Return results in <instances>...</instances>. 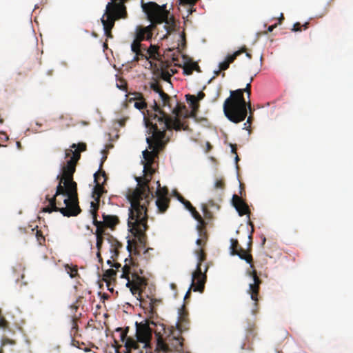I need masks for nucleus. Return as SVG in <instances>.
<instances>
[{
  "mask_svg": "<svg viewBox=\"0 0 353 353\" xmlns=\"http://www.w3.org/2000/svg\"><path fill=\"white\" fill-rule=\"evenodd\" d=\"M239 161V157H238L237 154H236V157H235V161L236 163H237V162Z\"/></svg>",
  "mask_w": 353,
  "mask_h": 353,
  "instance_id": "69168bd1",
  "label": "nucleus"
},
{
  "mask_svg": "<svg viewBox=\"0 0 353 353\" xmlns=\"http://www.w3.org/2000/svg\"><path fill=\"white\" fill-rule=\"evenodd\" d=\"M79 318L74 315L72 319V327L70 330V336L72 339L70 353H72V350H74L75 348L83 350L85 352L90 350V349L83 342H81L78 339L81 336L79 332Z\"/></svg>",
  "mask_w": 353,
  "mask_h": 353,
  "instance_id": "4468645a",
  "label": "nucleus"
},
{
  "mask_svg": "<svg viewBox=\"0 0 353 353\" xmlns=\"http://www.w3.org/2000/svg\"><path fill=\"white\" fill-rule=\"evenodd\" d=\"M128 0H111V1L110 3H114V7H112V8L114 9V8H119L120 7V6H122V11H121L122 13L121 14H122L123 17H126L127 16V12H126V8L124 5V3L128 1ZM116 9H114V10L115 11Z\"/></svg>",
  "mask_w": 353,
  "mask_h": 353,
  "instance_id": "c756f323",
  "label": "nucleus"
},
{
  "mask_svg": "<svg viewBox=\"0 0 353 353\" xmlns=\"http://www.w3.org/2000/svg\"><path fill=\"white\" fill-rule=\"evenodd\" d=\"M192 289L193 290V288L191 286L190 288L189 289V290L187 292L185 296V299H186L190 294V290Z\"/></svg>",
  "mask_w": 353,
  "mask_h": 353,
  "instance_id": "13d9d810",
  "label": "nucleus"
},
{
  "mask_svg": "<svg viewBox=\"0 0 353 353\" xmlns=\"http://www.w3.org/2000/svg\"><path fill=\"white\" fill-rule=\"evenodd\" d=\"M141 50H142L145 53H146V50H147V49H146V47H145V45H143V44H142Z\"/></svg>",
  "mask_w": 353,
  "mask_h": 353,
  "instance_id": "680f3d73",
  "label": "nucleus"
},
{
  "mask_svg": "<svg viewBox=\"0 0 353 353\" xmlns=\"http://www.w3.org/2000/svg\"><path fill=\"white\" fill-rule=\"evenodd\" d=\"M160 77L164 81H169L170 79L171 75L168 71L164 70H161Z\"/></svg>",
  "mask_w": 353,
  "mask_h": 353,
  "instance_id": "a19ab883",
  "label": "nucleus"
},
{
  "mask_svg": "<svg viewBox=\"0 0 353 353\" xmlns=\"http://www.w3.org/2000/svg\"><path fill=\"white\" fill-rule=\"evenodd\" d=\"M128 97L129 103L134 102V106L137 109L142 110L147 108V103L142 93L137 92L129 93Z\"/></svg>",
  "mask_w": 353,
  "mask_h": 353,
  "instance_id": "aec40b11",
  "label": "nucleus"
},
{
  "mask_svg": "<svg viewBox=\"0 0 353 353\" xmlns=\"http://www.w3.org/2000/svg\"><path fill=\"white\" fill-rule=\"evenodd\" d=\"M57 179H59V183L57 187L56 194L52 198L46 196L49 205L45 208L43 211L50 213L53 211L60 212L66 216V164L62 165L61 174L57 176Z\"/></svg>",
  "mask_w": 353,
  "mask_h": 353,
  "instance_id": "423d86ee",
  "label": "nucleus"
},
{
  "mask_svg": "<svg viewBox=\"0 0 353 353\" xmlns=\"http://www.w3.org/2000/svg\"><path fill=\"white\" fill-rule=\"evenodd\" d=\"M192 70H196L199 72H201L200 67L196 62H190Z\"/></svg>",
  "mask_w": 353,
  "mask_h": 353,
  "instance_id": "de8ad7c7",
  "label": "nucleus"
},
{
  "mask_svg": "<svg viewBox=\"0 0 353 353\" xmlns=\"http://www.w3.org/2000/svg\"><path fill=\"white\" fill-rule=\"evenodd\" d=\"M31 231L32 234L35 235L39 245H43L45 243L46 239L42 232L38 230V226L37 225L35 228H32Z\"/></svg>",
  "mask_w": 353,
  "mask_h": 353,
  "instance_id": "72a5a7b5",
  "label": "nucleus"
},
{
  "mask_svg": "<svg viewBox=\"0 0 353 353\" xmlns=\"http://www.w3.org/2000/svg\"><path fill=\"white\" fill-rule=\"evenodd\" d=\"M230 146L231 147V152L236 154V145L235 144L230 143Z\"/></svg>",
  "mask_w": 353,
  "mask_h": 353,
  "instance_id": "3c124183",
  "label": "nucleus"
},
{
  "mask_svg": "<svg viewBox=\"0 0 353 353\" xmlns=\"http://www.w3.org/2000/svg\"><path fill=\"white\" fill-rule=\"evenodd\" d=\"M132 245L131 241L130 240H128L127 249L130 254L132 253Z\"/></svg>",
  "mask_w": 353,
  "mask_h": 353,
  "instance_id": "603ef678",
  "label": "nucleus"
},
{
  "mask_svg": "<svg viewBox=\"0 0 353 353\" xmlns=\"http://www.w3.org/2000/svg\"><path fill=\"white\" fill-rule=\"evenodd\" d=\"M150 87L153 91L159 94L162 102V106L163 108L168 107L170 112L174 115L173 118L179 119L178 117L181 110L185 108V105H181L176 99L172 98L166 94L156 79H153L150 83Z\"/></svg>",
  "mask_w": 353,
  "mask_h": 353,
  "instance_id": "6e6552de",
  "label": "nucleus"
},
{
  "mask_svg": "<svg viewBox=\"0 0 353 353\" xmlns=\"http://www.w3.org/2000/svg\"><path fill=\"white\" fill-rule=\"evenodd\" d=\"M68 274H69L71 278H75L77 279H80L77 265L70 266L68 264Z\"/></svg>",
  "mask_w": 353,
  "mask_h": 353,
  "instance_id": "c9c22d12",
  "label": "nucleus"
},
{
  "mask_svg": "<svg viewBox=\"0 0 353 353\" xmlns=\"http://www.w3.org/2000/svg\"><path fill=\"white\" fill-rule=\"evenodd\" d=\"M102 216L103 219L102 222L106 227L112 228L119 222V218L114 215H108L103 213Z\"/></svg>",
  "mask_w": 353,
  "mask_h": 353,
  "instance_id": "a878e982",
  "label": "nucleus"
},
{
  "mask_svg": "<svg viewBox=\"0 0 353 353\" xmlns=\"http://www.w3.org/2000/svg\"><path fill=\"white\" fill-rule=\"evenodd\" d=\"M284 19V17H283V14L281 13V17L279 18V23H281V21Z\"/></svg>",
  "mask_w": 353,
  "mask_h": 353,
  "instance_id": "e2e57ef3",
  "label": "nucleus"
},
{
  "mask_svg": "<svg viewBox=\"0 0 353 353\" xmlns=\"http://www.w3.org/2000/svg\"><path fill=\"white\" fill-rule=\"evenodd\" d=\"M8 344L14 345L15 341L8 338H4L1 340V347H3Z\"/></svg>",
  "mask_w": 353,
  "mask_h": 353,
  "instance_id": "a18cd8bd",
  "label": "nucleus"
},
{
  "mask_svg": "<svg viewBox=\"0 0 353 353\" xmlns=\"http://www.w3.org/2000/svg\"><path fill=\"white\" fill-rule=\"evenodd\" d=\"M141 8L147 15L148 19L151 22L150 24L154 25L155 28H157V25L163 22L164 12L167 11L166 5L159 6L156 2L143 3L142 1Z\"/></svg>",
  "mask_w": 353,
  "mask_h": 353,
  "instance_id": "9d476101",
  "label": "nucleus"
},
{
  "mask_svg": "<svg viewBox=\"0 0 353 353\" xmlns=\"http://www.w3.org/2000/svg\"><path fill=\"white\" fill-rule=\"evenodd\" d=\"M103 236H97V248L98 250H100L103 244Z\"/></svg>",
  "mask_w": 353,
  "mask_h": 353,
  "instance_id": "49530a36",
  "label": "nucleus"
},
{
  "mask_svg": "<svg viewBox=\"0 0 353 353\" xmlns=\"http://www.w3.org/2000/svg\"><path fill=\"white\" fill-rule=\"evenodd\" d=\"M107 181V176L105 174V172L104 170H102V168H99V171L94 173V181L95 183V186L93 189L92 193V197L94 199V192L95 191V189L97 188V185H99L100 188L103 189V192L100 194V197L104 194L106 193L107 191L105 190L104 184L106 183Z\"/></svg>",
  "mask_w": 353,
  "mask_h": 353,
  "instance_id": "412c9836",
  "label": "nucleus"
},
{
  "mask_svg": "<svg viewBox=\"0 0 353 353\" xmlns=\"http://www.w3.org/2000/svg\"><path fill=\"white\" fill-rule=\"evenodd\" d=\"M129 331V327H126L125 329L118 327L116 329V332H120V339L122 342H125V347L127 350L125 353H130L132 350H137L139 348L137 341L132 337L128 336Z\"/></svg>",
  "mask_w": 353,
  "mask_h": 353,
  "instance_id": "a211bd4d",
  "label": "nucleus"
},
{
  "mask_svg": "<svg viewBox=\"0 0 353 353\" xmlns=\"http://www.w3.org/2000/svg\"><path fill=\"white\" fill-rule=\"evenodd\" d=\"M108 239L110 244V251L111 253V259L108 260L107 263L110 266L117 269V270H119V268H121V265L120 263L114 261L117 259L119 254V249L121 248L123 245L119 241L112 236H110Z\"/></svg>",
  "mask_w": 353,
  "mask_h": 353,
  "instance_id": "dca6fc26",
  "label": "nucleus"
},
{
  "mask_svg": "<svg viewBox=\"0 0 353 353\" xmlns=\"http://www.w3.org/2000/svg\"><path fill=\"white\" fill-rule=\"evenodd\" d=\"M194 253L197 256L198 263L195 271L192 273V287L193 288L194 292H203L205 288V283L206 282V272L208 267L205 266V270L203 272L201 264L206 260V254L204 252L203 249L201 248L196 250Z\"/></svg>",
  "mask_w": 353,
  "mask_h": 353,
  "instance_id": "0eeeda50",
  "label": "nucleus"
},
{
  "mask_svg": "<svg viewBox=\"0 0 353 353\" xmlns=\"http://www.w3.org/2000/svg\"><path fill=\"white\" fill-rule=\"evenodd\" d=\"M125 265L121 268V278L127 280L126 287L130 288L131 293L140 301V302L145 303L142 300V292L145 288L148 283L147 280L141 276L143 272L141 269L139 268V265L136 263L132 259H125Z\"/></svg>",
  "mask_w": 353,
  "mask_h": 353,
  "instance_id": "20e7f679",
  "label": "nucleus"
},
{
  "mask_svg": "<svg viewBox=\"0 0 353 353\" xmlns=\"http://www.w3.org/2000/svg\"><path fill=\"white\" fill-rule=\"evenodd\" d=\"M277 26V24H274V25H272V26H270L268 28V32H272L273 31V30Z\"/></svg>",
  "mask_w": 353,
  "mask_h": 353,
  "instance_id": "864d4df0",
  "label": "nucleus"
},
{
  "mask_svg": "<svg viewBox=\"0 0 353 353\" xmlns=\"http://www.w3.org/2000/svg\"><path fill=\"white\" fill-rule=\"evenodd\" d=\"M112 6H114V3H108L106 5L105 12L101 19V23L103 26L105 35L108 38L113 37L111 30L114 26L115 21L117 19L125 18L122 16V14H121L122 13L121 12L122 11V6H120V7L117 8L114 11V10L115 8L112 9Z\"/></svg>",
  "mask_w": 353,
  "mask_h": 353,
  "instance_id": "1a4fd4ad",
  "label": "nucleus"
},
{
  "mask_svg": "<svg viewBox=\"0 0 353 353\" xmlns=\"http://www.w3.org/2000/svg\"><path fill=\"white\" fill-rule=\"evenodd\" d=\"M119 270H117V269L114 270L112 268L107 270L103 275V280L107 283L108 287H110L111 281H115L116 280V276L117 272ZM108 290L110 291H112V289H110L108 288Z\"/></svg>",
  "mask_w": 353,
  "mask_h": 353,
  "instance_id": "393cba45",
  "label": "nucleus"
},
{
  "mask_svg": "<svg viewBox=\"0 0 353 353\" xmlns=\"http://www.w3.org/2000/svg\"><path fill=\"white\" fill-rule=\"evenodd\" d=\"M179 5L185 6L187 8V17L196 12L194 6L196 4L199 0H178Z\"/></svg>",
  "mask_w": 353,
  "mask_h": 353,
  "instance_id": "bb28decb",
  "label": "nucleus"
},
{
  "mask_svg": "<svg viewBox=\"0 0 353 353\" xmlns=\"http://www.w3.org/2000/svg\"><path fill=\"white\" fill-rule=\"evenodd\" d=\"M193 72L191 63H187L183 66V73L186 75H190Z\"/></svg>",
  "mask_w": 353,
  "mask_h": 353,
  "instance_id": "ea45409f",
  "label": "nucleus"
},
{
  "mask_svg": "<svg viewBox=\"0 0 353 353\" xmlns=\"http://www.w3.org/2000/svg\"><path fill=\"white\" fill-rule=\"evenodd\" d=\"M202 236L199 232L200 238L198 239L196 241V245L199 247V248L203 249V247L205 245V243L207 241V232L205 229V233L202 232Z\"/></svg>",
  "mask_w": 353,
  "mask_h": 353,
  "instance_id": "e433bc0d",
  "label": "nucleus"
},
{
  "mask_svg": "<svg viewBox=\"0 0 353 353\" xmlns=\"http://www.w3.org/2000/svg\"><path fill=\"white\" fill-rule=\"evenodd\" d=\"M141 47H142V45H138L135 50H132L135 54L133 61H138L140 59H149L147 53H145L141 50Z\"/></svg>",
  "mask_w": 353,
  "mask_h": 353,
  "instance_id": "cd10ccee",
  "label": "nucleus"
},
{
  "mask_svg": "<svg viewBox=\"0 0 353 353\" xmlns=\"http://www.w3.org/2000/svg\"><path fill=\"white\" fill-rule=\"evenodd\" d=\"M152 330L148 322L136 323V338L139 343H143L144 347H147L152 339Z\"/></svg>",
  "mask_w": 353,
  "mask_h": 353,
  "instance_id": "2eb2a0df",
  "label": "nucleus"
},
{
  "mask_svg": "<svg viewBox=\"0 0 353 353\" xmlns=\"http://www.w3.org/2000/svg\"><path fill=\"white\" fill-rule=\"evenodd\" d=\"M103 192V189L98 185L94 192V201L90 202V212L92 215V223L96 226V236H103L106 227L103 222L97 220V212L99 208L100 194Z\"/></svg>",
  "mask_w": 353,
  "mask_h": 353,
  "instance_id": "f8f14e48",
  "label": "nucleus"
},
{
  "mask_svg": "<svg viewBox=\"0 0 353 353\" xmlns=\"http://www.w3.org/2000/svg\"><path fill=\"white\" fill-rule=\"evenodd\" d=\"M269 353H282V352L278 349H274L270 350Z\"/></svg>",
  "mask_w": 353,
  "mask_h": 353,
  "instance_id": "4d7b16f0",
  "label": "nucleus"
},
{
  "mask_svg": "<svg viewBox=\"0 0 353 353\" xmlns=\"http://www.w3.org/2000/svg\"><path fill=\"white\" fill-rule=\"evenodd\" d=\"M232 205L238 212L239 216H242L245 214H250V211L248 204L236 194L232 196Z\"/></svg>",
  "mask_w": 353,
  "mask_h": 353,
  "instance_id": "6ab92c4d",
  "label": "nucleus"
},
{
  "mask_svg": "<svg viewBox=\"0 0 353 353\" xmlns=\"http://www.w3.org/2000/svg\"><path fill=\"white\" fill-rule=\"evenodd\" d=\"M196 97L199 101V100H202L205 97V94L202 91H201L198 93L197 97Z\"/></svg>",
  "mask_w": 353,
  "mask_h": 353,
  "instance_id": "8fccbe9b",
  "label": "nucleus"
},
{
  "mask_svg": "<svg viewBox=\"0 0 353 353\" xmlns=\"http://www.w3.org/2000/svg\"><path fill=\"white\" fill-rule=\"evenodd\" d=\"M153 110L154 113L151 114L148 113L149 119H144L145 125L149 128V133L152 134L146 139L148 148L152 150H145L143 152L144 161L142 163H143L144 175L143 176H136L137 188L128 189L126 192V197L130 203L128 226L130 232L137 241V242H134V254L138 252L136 247L137 243L139 248H144L146 245L145 232L148 229V205L154 199V195L149 187V183L154 173L152 165L159 151L165 147V132L167 130L174 129L178 131L186 130L188 128V125H185L179 119L172 118L161 109L155 101Z\"/></svg>",
  "mask_w": 353,
  "mask_h": 353,
  "instance_id": "f257e3e1",
  "label": "nucleus"
},
{
  "mask_svg": "<svg viewBox=\"0 0 353 353\" xmlns=\"http://www.w3.org/2000/svg\"><path fill=\"white\" fill-rule=\"evenodd\" d=\"M13 270H14V272H16V273H18L19 275H20V280L24 283L25 284L27 283L26 281H23L24 279V277H25V275H24V270H25V268L24 266L21 264V263H18L17 264L14 268H13ZM17 281H19V278H17Z\"/></svg>",
  "mask_w": 353,
  "mask_h": 353,
  "instance_id": "473e14b6",
  "label": "nucleus"
},
{
  "mask_svg": "<svg viewBox=\"0 0 353 353\" xmlns=\"http://www.w3.org/2000/svg\"><path fill=\"white\" fill-rule=\"evenodd\" d=\"M246 56L249 58V59H251L252 58V55L251 54L248 53V52H246Z\"/></svg>",
  "mask_w": 353,
  "mask_h": 353,
  "instance_id": "774afa93",
  "label": "nucleus"
},
{
  "mask_svg": "<svg viewBox=\"0 0 353 353\" xmlns=\"http://www.w3.org/2000/svg\"><path fill=\"white\" fill-rule=\"evenodd\" d=\"M148 299H149V301H145L142 298V300L144 301L145 303L141 302V303L145 306L147 305L150 312L153 314L155 312L154 304L158 302V300L154 298H150V296H148Z\"/></svg>",
  "mask_w": 353,
  "mask_h": 353,
  "instance_id": "2f4dec72",
  "label": "nucleus"
},
{
  "mask_svg": "<svg viewBox=\"0 0 353 353\" xmlns=\"http://www.w3.org/2000/svg\"><path fill=\"white\" fill-rule=\"evenodd\" d=\"M225 187V183L223 179L216 180L214 183V188L223 190Z\"/></svg>",
  "mask_w": 353,
  "mask_h": 353,
  "instance_id": "c03bdc74",
  "label": "nucleus"
},
{
  "mask_svg": "<svg viewBox=\"0 0 353 353\" xmlns=\"http://www.w3.org/2000/svg\"><path fill=\"white\" fill-rule=\"evenodd\" d=\"M103 154V156L101 159V164H100V168H102V166H103V163H104V161L106 160L107 159V153H106V151L105 150H103L102 151Z\"/></svg>",
  "mask_w": 353,
  "mask_h": 353,
  "instance_id": "09e8293b",
  "label": "nucleus"
},
{
  "mask_svg": "<svg viewBox=\"0 0 353 353\" xmlns=\"http://www.w3.org/2000/svg\"><path fill=\"white\" fill-rule=\"evenodd\" d=\"M176 331L173 330L163 341L160 336L157 341L158 349L163 352H181L183 350V338L180 334L176 335Z\"/></svg>",
  "mask_w": 353,
  "mask_h": 353,
  "instance_id": "9b49d317",
  "label": "nucleus"
},
{
  "mask_svg": "<svg viewBox=\"0 0 353 353\" xmlns=\"http://www.w3.org/2000/svg\"><path fill=\"white\" fill-rule=\"evenodd\" d=\"M327 12H328V9H327V8H326V9L325 10L324 13H323V14H322L320 17H323V15H325L326 13H327Z\"/></svg>",
  "mask_w": 353,
  "mask_h": 353,
  "instance_id": "338daca9",
  "label": "nucleus"
},
{
  "mask_svg": "<svg viewBox=\"0 0 353 353\" xmlns=\"http://www.w3.org/2000/svg\"><path fill=\"white\" fill-rule=\"evenodd\" d=\"M246 338L248 340H250V338L254 337L255 336V325L254 323H250L248 325V326L246 328Z\"/></svg>",
  "mask_w": 353,
  "mask_h": 353,
  "instance_id": "4c0bfd02",
  "label": "nucleus"
},
{
  "mask_svg": "<svg viewBox=\"0 0 353 353\" xmlns=\"http://www.w3.org/2000/svg\"><path fill=\"white\" fill-rule=\"evenodd\" d=\"M308 24H309V23H307V22L305 23L303 25H301L299 22L295 23L294 24V26H293V28H292V30L293 32L301 31V28L302 27H303L304 30H305V29L307 28Z\"/></svg>",
  "mask_w": 353,
  "mask_h": 353,
  "instance_id": "58836bf2",
  "label": "nucleus"
},
{
  "mask_svg": "<svg viewBox=\"0 0 353 353\" xmlns=\"http://www.w3.org/2000/svg\"><path fill=\"white\" fill-rule=\"evenodd\" d=\"M202 210H203V215H204L205 218L209 219H211L212 213L209 211L206 205L203 204Z\"/></svg>",
  "mask_w": 353,
  "mask_h": 353,
  "instance_id": "37998d69",
  "label": "nucleus"
},
{
  "mask_svg": "<svg viewBox=\"0 0 353 353\" xmlns=\"http://www.w3.org/2000/svg\"><path fill=\"white\" fill-rule=\"evenodd\" d=\"M251 122H252V116H250L248 118L247 123H248L250 125H251Z\"/></svg>",
  "mask_w": 353,
  "mask_h": 353,
  "instance_id": "052dcab7",
  "label": "nucleus"
},
{
  "mask_svg": "<svg viewBox=\"0 0 353 353\" xmlns=\"http://www.w3.org/2000/svg\"><path fill=\"white\" fill-rule=\"evenodd\" d=\"M119 88L121 90H124L125 88H126V85H122L121 86H119Z\"/></svg>",
  "mask_w": 353,
  "mask_h": 353,
  "instance_id": "0e129e2a",
  "label": "nucleus"
},
{
  "mask_svg": "<svg viewBox=\"0 0 353 353\" xmlns=\"http://www.w3.org/2000/svg\"><path fill=\"white\" fill-rule=\"evenodd\" d=\"M245 51H246V48L243 47L241 49L234 52V54L228 55L225 58L224 61L219 63L220 70L224 71V70H227L229 68L230 64L232 63L236 59V57L238 56H239L241 54H242L243 52H244Z\"/></svg>",
  "mask_w": 353,
  "mask_h": 353,
  "instance_id": "5701e85b",
  "label": "nucleus"
},
{
  "mask_svg": "<svg viewBox=\"0 0 353 353\" xmlns=\"http://www.w3.org/2000/svg\"><path fill=\"white\" fill-rule=\"evenodd\" d=\"M188 103L190 105L192 111L195 112L198 110L199 104L198 99L194 95L187 94L185 96Z\"/></svg>",
  "mask_w": 353,
  "mask_h": 353,
  "instance_id": "7c9ffc66",
  "label": "nucleus"
},
{
  "mask_svg": "<svg viewBox=\"0 0 353 353\" xmlns=\"http://www.w3.org/2000/svg\"><path fill=\"white\" fill-rule=\"evenodd\" d=\"M244 89H237L230 92V96L223 103V112L226 117L232 122L238 123L245 120L247 117L248 108L251 110L250 97L251 95V82Z\"/></svg>",
  "mask_w": 353,
  "mask_h": 353,
  "instance_id": "7ed1b4c3",
  "label": "nucleus"
},
{
  "mask_svg": "<svg viewBox=\"0 0 353 353\" xmlns=\"http://www.w3.org/2000/svg\"><path fill=\"white\" fill-rule=\"evenodd\" d=\"M230 254L237 255L241 259L245 260L250 264V270H248L247 274L253 279V283H250L248 293L250 295L251 299L254 301V305H257L259 301V294L260 285L262 281L260 279L257 271L255 270L253 264V258L250 254V249L245 250L239 244L237 239H230Z\"/></svg>",
  "mask_w": 353,
  "mask_h": 353,
  "instance_id": "39448f33",
  "label": "nucleus"
},
{
  "mask_svg": "<svg viewBox=\"0 0 353 353\" xmlns=\"http://www.w3.org/2000/svg\"><path fill=\"white\" fill-rule=\"evenodd\" d=\"M158 46L151 44L146 50L148 58L155 59L156 56L158 54Z\"/></svg>",
  "mask_w": 353,
  "mask_h": 353,
  "instance_id": "f704fd0d",
  "label": "nucleus"
},
{
  "mask_svg": "<svg viewBox=\"0 0 353 353\" xmlns=\"http://www.w3.org/2000/svg\"><path fill=\"white\" fill-rule=\"evenodd\" d=\"M192 216L198 221L196 229L198 232L202 236V232L205 233V228L206 226L205 221L203 219L200 214L196 210L195 208H192L190 211Z\"/></svg>",
  "mask_w": 353,
  "mask_h": 353,
  "instance_id": "b1692460",
  "label": "nucleus"
},
{
  "mask_svg": "<svg viewBox=\"0 0 353 353\" xmlns=\"http://www.w3.org/2000/svg\"><path fill=\"white\" fill-rule=\"evenodd\" d=\"M155 29L153 24L148 26H137L135 28L134 39L131 44V50H135L138 45H142V41L151 40Z\"/></svg>",
  "mask_w": 353,
  "mask_h": 353,
  "instance_id": "ddd939ff",
  "label": "nucleus"
},
{
  "mask_svg": "<svg viewBox=\"0 0 353 353\" xmlns=\"http://www.w3.org/2000/svg\"><path fill=\"white\" fill-rule=\"evenodd\" d=\"M70 308L72 310H76L78 308V306H77L76 305H72L70 306Z\"/></svg>",
  "mask_w": 353,
  "mask_h": 353,
  "instance_id": "bf43d9fd",
  "label": "nucleus"
},
{
  "mask_svg": "<svg viewBox=\"0 0 353 353\" xmlns=\"http://www.w3.org/2000/svg\"><path fill=\"white\" fill-rule=\"evenodd\" d=\"M163 18L164 19L163 23H165L164 28L166 30V34L163 37V39H165L175 30L176 22L174 16L168 10L166 12H164Z\"/></svg>",
  "mask_w": 353,
  "mask_h": 353,
  "instance_id": "4be33fe9",
  "label": "nucleus"
},
{
  "mask_svg": "<svg viewBox=\"0 0 353 353\" xmlns=\"http://www.w3.org/2000/svg\"><path fill=\"white\" fill-rule=\"evenodd\" d=\"M250 125L247 122L245 123L243 129L250 131Z\"/></svg>",
  "mask_w": 353,
  "mask_h": 353,
  "instance_id": "5fc2aeb1",
  "label": "nucleus"
},
{
  "mask_svg": "<svg viewBox=\"0 0 353 353\" xmlns=\"http://www.w3.org/2000/svg\"><path fill=\"white\" fill-rule=\"evenodd\" d=\"M97 258L99 259V261L100 263H102L103 259H102V257H101V254H100V250H98V252H97Z\"/></svg>",
  "mask_w": 353,
  "mask_h": 353,
  "instance_id": "6e6d98bb",
  "label": "nucleus"
},
{
  "mask_svg": "<svg viewBox=\"0 0 353 353\" xmlns=\"http://www.w3.org/2000/svg\"><path fill=\"white\" fill-rule=\"evenodd\" d=\"M180 201L185 205V208L188 209L189 211L191 210L192 208H194L191 203L186 199H185L183 197L181 196L179 198Z\"/></svg>",
  "mask_w": 353,
  "mask_h": 353,
  "instance_id": "79ce46f5",
  "label": "nucleus"
},
{
  "mask_svg": "<svg viewBox=\"0 0 353 353\" xmlns=\"http://www.w3.org/2000/svg\"><path fill=\"white\" fill-rule=\"evenodd\" d=\"M188 323V313L184 310L180 312V316L179 318V323H177V329L181 332L183 327V324Z\"/></svg>",
  "mask_w": 353,
  "mask_h": 353,
  "instance_id": "c85d7f7f",
  "label": "nucleus"
},
{
  "mask_svg": "<svg viewBox=\"0 0 353 353\" xmlns=\"http://www.w3.org/2000/svg\"><path fill=\"white\" fill-rule=\"evenodd\" d=\"M87 145L85 143H73L68 149V217L75 216L81 213L79 205L77 184L73 180V174L76 171V165L81 158V152L85 151Z\"/></svg>",
  "mask_w": 353,
  "mask_h": 353,
  "instance_id": "f03ea898",
  "label": "nucleus"
},
{
  "mask_svg": "<svg viewBox=\"0 0 353 353\" xmlns=\"http://www.w3.org/2000/svg\"><path fill=\"white\" fill-rule=\"evenodd\" d=\"M155 203L158 212L164 213L169 208L170 199L168 196V191L165 188L158 189L156 192Z\"/></svg>",
  "mask_w": 353,
  "mask_h": 353,
  "instance_id": "f3484780",
  "label": "nucleus"
}]
</instances>
